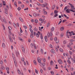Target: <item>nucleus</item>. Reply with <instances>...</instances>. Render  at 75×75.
<instances>
[{
    "label": "nucleus",
    "instance_id": "obj_30",
    "mask_svg": "<svg viewBox=\"0 0 75 75\" xmlns=\"http://www.w3.org/2000/svg\"><path fill=\"white\" fill-rule=\"evenodd\" d=\"M3 5L4 6H5L6 5V2L5 1H4L3 2Z\"/></svg>",
    "mask_w": 75,
    "mask_h": 75
},
{
    "label": "nucleus",
    "instance_id": "obj_17",
    "mask_svg": "<svg viewBox=\"0 0 75 75\" xmlns=\"http://www.w3.org/2000/svg\"><path fill=\"white\" fill-rule=\"evenodd\" d=\"M51 65H53L54 63H53V61H51L50 62Z\"/></svg>",
    "mask_w": 75,
    "mask_h": 75
},
{
    "label": "nucleus",
    "instance_id": "obj_54",
    "mask_svg": "<svg viewBox=\"0 0 75 75\" xmlns=\"http://www.w3.org/2000/svg\"><path fill=\"white\" fill-rule=\"evenodd\" d=\"M50 26V23H48V24H47V27H48Z\"/></svg>",
    "mask_w": 75,
    "mask_h": 75
},
{
    "label": "nucleus",
    "instance_id": "obj_49",
    "mask_svg": "<svg viewBox=\"0 0 75 75\" xmlns=\"http://www.w3.org/2000/svg\"><path fill=\"white\" fill-rule=\"evenodd\" d=\"M44 20H45V19H44V20L42 19L41 22V23H44Z\"/></svg>",
    "mask_w": 75,
    "mask_h": 75
},
{
    "label": "nucleus",
    "instance_id": "obj_26",
    "mask_svg": "<svg viewBox=\"0 0 75 75\" xmlns=\"http://www.w3.org/2000/svg\"><path fill=\"white\" fill-rule=\"evenodd\" d=\"M19 40L23 42L24 41V40L23 39H22L21 38H19Z\"/></svg>",
    "mask_w": 75,
    "mask_h": 75
},
{
    "label": "nucleus",
    "instance_id": "obj_59",
    "mask_svg": "<svg viewBox=\"0 0 75 75\" xmlns=\"http://www.w3.org/2000/svg\"><path fill=\"white\" fill-rule=\"evenodd\" d=\"M67 21L66 20H63L62 21V23H64V22H65V21Z\"/></svg>",
    "mask_w": 75,
    "mask_h": 75
},
{
    "label": "nucleus",
    "instance_id": "obj_13",
    "mask_svg": "<svg viewBox=\"0 0 75 75\" xmlns=\"http://www.w3.org/2000/svg\"><path fill=\"white\" fill-rule=\"evenodd\" d=\"M60 31H63L64 30V27H62L60 28Z\"/></svg>",
    "mask_w": 75,
    "mask_h": 75
},
{
    "label": "nucleus",
    "instance_id": "obj_43",
    "mask_svg": "<svg viewBox=\"0 0 75 75\" xmlns=\"http://www.w3.org/2000/svg\"><path fill=\"white\" fill-rule=\"evenodd\" d=\"M34 37V36L33 35H30V38H33Z\"/></svg>",
    "mask_w": 75,
    "mask_h": 75
},
{
    "label": "nucleus",
    "instance_id": "obj_37",
    "mask_svg": "<svg viewBox=\"0 0 75 75\" xmlns=\"http://www.w3.org/2000/svg\"><path fill=\"white\" fill-rule=\"evenodd\" d=\"M21 60L22 61H23V62H24V58L23 57H22L21 58Z\"/></svg>",
    "mask_w": 75,
    "mask_h": 75
},
{
    "label": "nucleus",
    "instance_id": "obj_42",
    "mask_svg": "<svg viewBox=\"0 0 75 75\" xmlns=\"http://www.w3.org/2000/svg\"><path fill=\"white\" fill-rule=\"evenodd\" d=\"M41 53H42V54H43V50L42 49H41Z\"/></svg>",
    "mask_w": 75,
    "mask_h": 75
},
{
    "label": "nucleus",
    "instance_id": "obj_52",
    "mask_svg": "<svg viewBox=\"0 0 75 75\" xmlns=\"http://www.w3.org/2000/svg\"><path fill=\"white\" fill-rule=\"evenodd\" d=\"M40 2V3H43V1L42 0H39Z\"/></svg>",
    "mask_w": 75,
    "mask_h": 75
},
{
    "label": "nucleus",
    "instance_id": "obj_1",
    "mask_svg": "<svg viewBox=\"0 0 75 75\" xmlns=\"http://www.w3.org/2000/svg\"><path fill=\"white\" fill-rule=\"evenodd\" d=\"M52 34L51 32H50V33H48L47 37L48 38H50V37H52Z\"/></svg>",
    "mask_w": 75,
    "mask_h": 75
},
{
    "label": "nucleus",
    "instance_id": "obj_11",
    "mask_svg": "<svg viewBox=\"0 0 75 75\" xmlns=\"http://www.w3.org/2000/svg\"><path fill=\"white\" fill-rule=\"evenodd\" d=\"M45 39L46 42H47L48 41V39L47 38V36L45 37Z\"/></svg>",
    "mask_w": 75,
    "mask_h": 75
},
{
    "label": "nucleus",
    "instance_id": "obj_55",
    "mask_svg": "<svg viewBox=\"0 0 75 75\" xmlns=\"http://www.w3.org/2000/svg\"><path fill=\"white\" fill-rule=\"evenodd\" d=\"M40 71L41 72V73H42V72H43V70H42V69H40Z\"/></svg>",
    "mask_w": 75,
    "mask_h": 75
},
{
    "label": "nucleus",
    "instance_id": "obj_16",
    "mask_svg": "<svg viewBox=\"0 0 75 75\" xmlns=\"http://www.w3.org/2000/svg\"><path fill=\"white\" fill-rule=\"evenodd\" d=\"M40 38L41 39V40H42L43 39V36H42V33L40 34Z\"/></svg>",
    "mask_w": 75,
    "mask_h": 75
},
{
    "label": "nucleus",
    "instance_id": "obj_36",
    "mask_svg": "<svg viewBox=\"0 0 75 75\" xmlns=\"http://www.w3.org/2000/svg\"><path fill=\"white\" fill-rule=\"evenodd\" d=\"M22 50L23 52H24V53H25V49L24 48L22 49Z\"/></svg>",
    "mask_w": 75,
    "mask_h": 75
},
{
    "label": "nucleus",
    "instance_id": "obj_4",
    "mask_svg": "<svg viewBox=\"0 0 75 75\" xmlns=\"http://www.w3.org/2000/svg\"><path fill=\"white\" fill-rule=\"evenodd\" d=\"M69 4L70 5V6L71 7V9L72 10H74V6L73 5H72V4H71L69 3Z\"/></svg>",
    "mask_w": 75,
    "mask_h": 75
},
{
    "label": "nucleus",
    "instance_id": "obj_53",
    "mask_svg": "<svg viewBox=\"0 0 75 75\" xmlns=\"http://www.w3.org/2000/svg\"><path fill=\"white\" fill-rule=\"evenodd\" d=\"M17 9H18V10H21V8L19 7Z\"/></svg>",
    "mask_w": 75,
    "mask_h": 75
},
{
    "label": "nucleus",
    "instance_id": "obj_56",
    "mask_svg": "<svg viewBox=\"0 0 75 75\" xmlns=\"http://www.w3.org/2000/svg\"><path fill=\"white\" fill-rule=\"evenodd\" d=\"M18 74H21V73L20 72V70H18Z\"/></svg>",
    "mask_w": 75,
    "mask_h": 75
},
{
    "label": "nucleus",
    "instance_id": "obj_31",
    "mask_svg": "<svg viewBox=\"0 0 75 75\" xmlns=\"http://www.w3.org/2000/svg\"><path fill=\"white\" fill-rule=\"evenodd\" d=\"M0 64L1 65H2L3 64V61L2 60H1V61L0 62Z\"/></svg>",
    "mask_w": 75,
    "mask_h": 75
},
{
    "label": "nucleus",
    "instance_id": "obj_10",
    "mask_svg": "<svg viewBox=\"0 0 75 75\" xmlns=\"http://www.w3.org/2000/svg\"><path fill=\"white\" fill-rule=\"evenodd\" d=\"M54 27H52V28H51V31L50 32L51 33H52V32H53L54 31Z\"/></svg>",
    "mask_w": 75,
    "mask_h": 75
},
{
    "label": "nucleus",
    "instance_id": "obj_24",
    "mask_svg": "<svg viewBox=\"0 0 75 75\" xmlns=\"http://www.w3.org/2000/svg\"><path fill=\"white\" fill-rule=\"evenodd\" d=\"M33 62L35 65H37V62H36V61H35V60H34Z\"/></svg>",
    "mask_w": 75,
    "mask_h": 75
},
{
    "label": "nucleus",
    "instance_id": "obj_22",
    "mask_svg": "<svg viewBox=\"0 0 75 75\" xmlns=\"http://www.w3.org/2000/svg\"><path fill=\"white\" fill-rule=\"evenodd\" d=\"M2 47L4 48V47H6V45H5V44L4 43H2Z\"/></svg>",
    "mask_w": 75,
    "mask_h": 75
},
{
    "label": "nucleus",
    "instance_id": "obj_41",
    "mask_svg": "<svg viewBox=\"0 0 75 75\" xmlns=\"http://www.w3.org/2000/svg\"><path fill=\"white\" fill-rule=\"evenodd\" d=\"M8 29L9 30H11V28L10 26H9L8 27Z\"/></svg>",
    "mask_w": 75,
    "mask_h": 75
},
{
    "label": "nucleus",
    "instance_id": "obj_44",
    "mask_svg": "<svg viewBox=\"0 0 75 75\" xmlns=\"http://www.w3.org/2000/svg\"><path fill=\"white\" fill-rule=\"evenodd\" d=\"M64 36V34L63 33H62L61 35H60L61 37H62Z\"/></svg>",
    "mask_w": 75,
    "mask_h": 75
},
{
    "label": "nucleus",
    "instance_id": "obj_18",
    "mask_svg": "<svg viewBox=\"0 0 75 75\" xmlns=\"http://www.w3.org/2000/svg\"><path fill=\"white\" fill-rule=\"evenodd\" d=\"M12 56L14 60V59H15V57H14V54H13V53H12Z\"/></svg>",
    "mask_w": 75,
    "mask_h": 75
},
{
    "label": "nucleus",
    "instance_id": "obj_5",
    "mask_svg": "<svg viewBox=\"0 0 75 75\" xmlns=\"http://www.w3.org/2000/svg\"><path fill=\"white\" fill-rule=\"evenodd\" d=\"M6 70L7 71V73L8 74H10V72H9V68H8V67H6Z\"/></svg>",
    "mask_w": 75,
    "mask_h": 75
},
{
    "label": "nucleus",
    "instance_id": "obj_38",
    "mask_svg": "<svg viewBox=\"0 0 75 75\" xmlns=\"http://www.w3.org/2000/svg\"><path fill=\"white\" fill-rule=\"evenodd\" d=\"M72 60L74 63H75V59H74L73 58H72Z\"/></svg>",
    "mask_w": 75,
    "mask_h": 75
},
{
    "label": "nucleus",
    "instance_id": "obj_58",
    "mask_svg": "<svg viewBox=\"0 0 75 75\" xmlns=\"http://www.w3.org/2000/svg\"><path fill=\"white\" fill-rule=\"evenodd\" d=\"M13 26L16 28V24L15 23H14L13 24Z\"/></svg>",
    "mask_w": 75,
    "mask_h": 75
},
{
    "label": "nucleus",
    "instance_id": "obj_40",
    "mask_svg": "<svg viewBox=\"0 0 75 75\" xmlns=\"http://www.w3.org/2000/svg\"><path fill=\"white\" fill-rule=\"evenodd\" d=\"M63 43L64 44H67V42L65 40H64L63 41Z\"/></svg>",
    "mask_w": 75,
    "mask_h": 75
},
{
    "label": "nucleus",
    "instance_id": "obj_19",
    "mask_svg": "<svg viewBox=\"0 0 75 75\" xmlns=\"http://www.w3.org/2000/svg\"><path fill=\"white\" fill-rule=\"evenodd\" d=\"M51 52H52V53H53V54L55 53V51H54V50H51Z\"/></svg>",
    "mask_w": 75,
    "mask_h": 75
},
{
    "label": "nucleus",
    "instance_id": "obj_3",
    "mask_svg": "<svg viewBox=\"0 0 75 75\" xmlns=\"http://www.w3.org/2000/svg\"><path fill=\"white\" fill-rule=\"evenodd\" d=\"M72 11V9H67L65 10L66 12H67V13H70V11Z\"/></svg>",
    "mask_w": 75,
    "mask_h": 75
},
{
    "label": "nucleus",
    "instance_id": "obj_34",
    "mask_svg": "<svg viewBox=\"0 0 75 75\" xmlns=\"http://www.w3.org/2000/svg\"><path fill=\"white\" fill-rule=\"evenodd\" d=\"M14 5L16 7L17 6V3L16 2L14 3Z\"/></svg>",
    "mask_w": 75,
    "mask_h": 75
},
{
    "label": "nucleus",
    "instance_id": "obj_51",
    "mask_svg": "<svg viewBox=\"0 0 75 75\" xmlns=\"http://www.w3.org/2000/svg\"><path fill=\"white\" fill-rule=\"evenodd\" d=\"M61 22H62V20L60 21L59 22V23H58V25H59L60 24H61Z\"/></svg>",
    "mask_w": 75,
    "mask_h": 75
},
{
    "label": "nucleus",
    "instance_id": "obj_15",
    "mask_svg": "<svg viewBox=\"0 0 75 75\" xmlns=\"http://www.w3.org/2000/svg\"><path fill=\"white\" fill-rule=\"evenodd\" d=\"M62 60H61L60 59L58 60V62L60 64H62Z\"/></svg>",
    "mask_w": 75,
    "mask_h": 75
},
{
    "label": "nucleus",
    "instance_id": "obj_32",
    "mask_svg": "<svg viewBox=\"0 0 75 75\" xmlns=\"http://www.w3.org/2000/svg\"><path fill=\"white\" fill-rule=\"evenodd\" d=\"M59 51L62 52H63V50H62V49L61 48L59 49Z\"/></svg>",
    "mask_w": 75,
    "mask_h": 75
},
{
    "label": "nucleus",
    "instance_id": "obj_62",
    "mask_svg": "<svg viewBox=\"0 0 75 75\" xmlns=\"http://www.w3.org/2000/svg\"><path fill=\"white\" fill-rule=\"evenodd\" d=\"M30 45H31V47H33V43H31Z\"/></svg>",
    "mask_w": 75,
    "mask_h": 75
},
{
    "label": "nucleus",
    "instance_id": "obj_25",
    "mask_svg": "<svg viewBox=\"0 0 75 75\" xmlns=\"http://www.w3.org/2000/svg\"><path fill=\"white\" fill-rule=\"evenodd\" d=\"M16 54L17 57H18V55H20V54H19V53L18 52H16Z\"/></svg>",
    "mask_w": 75,
    "mask_h": 75
},
{
    "label": "nucleus",
    "instance_id": "obj_27",
    "mask_svg": "<svg viewBox=\"0 0 75 75\" xmlns=\"http://www.w3.org/2000/svg\"><path fill=\"white\" fill-rule=\"evenodd\" d=\"M33 30H34L36 31H38V29H37V28H36V27H35V28H34Z\"/></svg>",
    "mask_w": 75,
    "mask_h": 75
},
{
    "label": "nucleus",
    "instance_id": "obj_7",
    "mask_svg": "<svg viewBox=\"0 0 75 75\" xmlns=\"http://www.w3.org/2000/svg\"><path fill=\"white\" fill-rule=\"evenodd\" d=\"M38 62H39V63H41V59H40V57H38Z\"/></svg>",
    "mask_w": 75,
    "mask_h": 75
},
{
    "label": "nucleus",
    "instance_id": "obj_50",
    "mask_svg": "<svg viewBox=\"0 0 75 75\" xmlns=\"http://www.w3.org/2000/svg\"><path fill=\"white\" fill-rule=\"evenodd\" d=\"M36 37H37V38H38L39 37V35H38L37 33L36 34Z\"/></svg>",
    "mask_w": 75,
    "mask_h": 75
},
{
    "label": "nucleus",
    "instance_id": "obj_39",
    "mask_svg": "<svg viewBox=\"0 0 75 75\" xmlns=\"http://www.w3.org/2000/svg\"><path fill=\"white\" fill-rule=\"evenodd\" d=\"M44 13L45 14H47V12L45 11H44Z\"/></svg>",
    "mask_w": 75,
    "mask_h": 75
},
{
    "label": "nucleus",
    "instance_id": "obj_63",
    "mask_svg": "<svg viewBox=\"0 0 75 75\" xmlns=\"http://www.w3.org/2000/svg\"><path fill=\"white\" fill-rule=\"evenodd\" d=\"M31 52L32 53H34V50H32Z\"/></svg>",
    "mask_w": 75,
    "mask_h": 75
},
{
    "label": "nucleus",
    "instance_id": "obj_21",
    "mask_svg": "<svg viewBox=\"0 0 75 75\" xmlns=\"http://www.w3.org/2000/svg\"><path fill=\"white\" fill-rule=\"evenodd\" d=\"M33 16L34 17H37V14L36 13H34L33 14Z\"/></svg>",
    "mask_w": 75,
    "mask_h": 75
},
{
    "label": "nucleus",
    "instance_id": "obj_8",
    "mask_svg": "<svg viewBox=\"0 0 75 75\" xmlns=\"http://www.w3.org/2000/svg\"><path fill=\"white\" fill-rule=\"evenodd\" d=\"M69 30H68L67 31V32L66 33V35L67 38H69V35H68V32H69Z\"/></svg>",
    "mask_w": 75,
    "mask_h": 75
},
{
    "label": "nucleus",
    "instance_id": "obj_23",
    "mask_svg": "<svg viewBox=\"0 0 75 75\" xmlns=\"http://www.w3.org/2000/svg\"><path fill=\"white\" fill-rule=\"evenodd\" d=\"M19 20H20L21 22H23V20L21 18H19Z\"/></svg>",
    "mask_w": 75,
    "mask_h": 75
},
{
    "label": "nucleus",
    "instance_id": "obj_48",
    "mask_svg": "<svg viewBox=\"0 0 75 75\" xmlns=\"http://www.w3.org/2000/svg\"><path fill=\"white\" fill-rule=\"evenodd\" d=\"M67 62L68 63H69V64H70L71 62L70 61H69V60H67Z\"/></svg>",
    "mask_w": 75,
    "mask_h": 75
},
{
    "label": "nucleus",
    "instance_id": "obj_14",
    "mask_svg": "<svg viewBox=\"0 0 75 75\" xmlns=\"http://www.w3.org/2000/svg\"><path fill=\"white\" fill-rule=\"evenodd\" d=\"M9 40L11 42H13V39H12V38H11V37H10V36H9Z\"/></svg>",
    "mask_w": 75,
    "mask_h": 75
},
{
    "label": "nucleus",
    "instance_id": "obj_61",
    "mask_svg": "<svg viewBox=\"0 0 75 75\" xmlns=\"http://www.w3.org/2000/svg\"><path fill=\"white\" fill-rule=\"evenodd\" d=\"M28 41L29 42H30L31 41V39H28Z\"/></svg>",
    "mask_w": 75,
    "mask_h": 75
},
{
    "label": "nucleus",
    "instance_id": "obj_28",
    "mask_svg": "<svg viewBox=\"0 0 75 75\" xmlns=\"http://www.w3.org/2000/svg\"><path fill=\"white\" fill-rule=\"evenodd\" d=\"M58 16V14H55L54 15V17H56L57 16Z\"/></svg>",
    "mask_w": 75,
    "mask_h": 75
},
{
    "label": "nucleus",
    "instance_id": "obj_60",
    "mask_svg": "<svg viewBox=\"0 0 75 75\" xmlns=\"http://www.w3.org/2000/svg\"><path fill=\"white\" fill-rule=\"evenodd\" d=\"M2 6H3V4H2L1 3L0 4V7H1Z\"/></svg>",
    "mask_w": 75,
    "mask_h": 75
},
{
    "label": "nucleus",
    "instance_id": "obj_35",
    "mask_svg": "<svg viewBox=\"0 0 75 75\" xmlns=\"http://www.w3.org/2000/svg\"><path fill=\"white\" fill-rule=\"evenodd\" d=\"M50 72H51V74H52V75L54 74V71H50Z\"/></svg>",
    "mask_w": 75,
    "mask_h": 75
},
{
    "label": "nucleus",
    "instance_id": "obj_20",
    "mask_svg": "<svg viewBox=\"0 0 75 75\" xmlns=\"http://www.w3.org/2000/svg\"><path fill=\"white\" fill-rule=\"evenodd\" d=\"M35 72L37 74H38V70L36 69H35Z\"/></svg>",
    "mask_w": 75,
    "mask_h": 75
},
{
    "label": "nucleus",
    "instance_id": "obj_47",
    "mask_svg": "<svg viewBox=\"0 0 75 75\" xmlns=\"http://www.w3.org/2000/svg\"><path fill=\"white\" fill-rule=\"evenodd\" d=\"M72 42H70V43H69V45H72Z\"/></svg>",
    "mask_w": 75,
    "mask_h": 75
},
{
    "label": "nucleus",
    "instance_id": "obj_45",
    "mask_svg": "<svg viewBox=\"0 0 75 75\" xmlns=\"http://www.w3.org/2000/svg\"><path fill=\"white\" fill-rule=\"evenodd\" d=\"M70 55H72V52L71 51H69Z\"/></svg>",
    "mask_w": 75,
    "mask_h": 75
},
{
    "label": "nucleus",
    "instance_id": "obj_57",
    "mask_svg": "<svg viewBox=\"0 0 75 75\" xmlns=\"http://www.w3.org/2000/svg\"><path fill=\"white\" fill-rule=\"evenodd\" d=\"M30 30V32H32L33 31V30L31 29V28H30L29 29Z\"/></svg>",
    "mask_w": 75,
    "mask_h": 75
},
{
    "label": "nucleus",
    "instance_id": "obj_6",
    "mask_svg": "<svg viewBox=\"0 0 75 75\" xmlns=\"http://www.w3.org/2000/svg\"><path fill=\"white\" fill-rule=\"evenodd\" d=\"M5 11L4 12V13L5 14L7 15V14H8V10H7V9H5Z\"/></svg>",
    "mask_w": 75,
    "mask_h": 75
},
{
    "label": "nucleus",
    "instance_id": "obj_64",
    "mask_svg": "<svg viewBox=\"0 0 75 75\" xmlns=\"http://www.w3.org/2000/svg\"><path fill=\"white\" fill-rule=\"evenodd\" d=\"M20 32L21 33H23V30H21V28H20Z\"/></svg>",
    "mask_w": 75,
    "mask_h": 75
},
{
    "label": "nucleus",
    "instance_id": "obj_2",
    "mask_svg": "<svg viewBox=\"0 0 75 75\" xmlns=\"http://www.w3.org/2000/svg\"><path fill=\"white\" fill-rule=\"evenodd\" d=\"M54 41H56V43L57 44H58L59 43V40L57 39V38L56 37L54 38Z\"/></svg>",
    "mask_w": 75,
    "mask_h": 75
},
{
    "label": "nucleus",
    "instance_id": "obj_33",
    "mask_svg": "<svg viewBox=\"0 0 75 75\" xmlns=\"http://www.w3.org/2000/svg\"><path fill=\"white\" fill-rule=\"evenodd\" d=\"M35 23H38V20L37 19H35Z\"/></svg>",
    "mask_w": 75,
    "mask_h": 75
},
{
    "label": "nucleus",
    "instance_id": "obj_9",
    "mask_svg": "<svg viewBox=\"0 0 75 75\" xmlns=\"http://www.w3.org/2000/svg\"><path fill=\"white\" fill-rule=\"evenodd\" d=\"M55 6L54 5H53L52 7V10H53L55 9Z\"/></svg>",
    "mask_w": 75,
    "mask_h": 75
},
{
    "label": "nucleus",
    "instance_id": "obj_29",
    "mask_svg": "<svg viewBox=\"0 0 75 75\" xmlns=\"http://www.w3.org/2000/svg\"><path fill=\"white\" fill-rule=\"evenodd\" d=\"M58 13V11L55 10L54 11V13L55 14V13Z\"/></svg>",
    "mask_w": 75,
    "mask_h": 75
},
{
    "label": "nucleus",
    "instance_id": "obj_46",
    "mask_svg": "<svg viewBox=\"0 0 75 75\" xmlns=\"http://www.w3.org/2000/svg\"><path fill=\"white\" fill-rule=\"evenodd\" d=\"M23 27L25 29H27V27L25 25H24Z\"/></svg>",
    "mask_w": 75,
    "mask_h": 75
},
{
    "label": "nucleus",
    "instance_id": "obj_12",
    "mask_svg": "<svg viewBox=\"0 0 75 75\" xmlns=\"http://www.w3.org/2000/svg\"><path fill=\"white\" fill-rule=\"evenodd\" d=\"M13 61H14V63L15 64L16 67H17V62H16V59H14Z\"/></svg>",
    "mask_w": 75,
    "mask_h": 75
}]
</instances>
